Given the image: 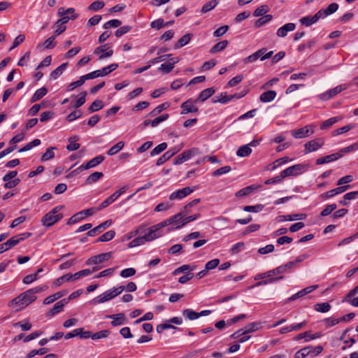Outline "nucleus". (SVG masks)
I'll use <instances>...</instances> for the list:
<instances>
[{
    "label": "nucleus",
    "instance_id": "nucleus-31",
    "mask_svg": "<svg viewBox=\"0 0 358 358\" xmlns=\"http://www.w3.org/2000/svg\"><path fill=\"white\" fill-rule=\"evenodd\" d=\"M68 63H63L50 73V78L52 80L57 79L63 72L66 69Z\"/></svg>",
    "mask_w": 358,
    "mask_h": 358
},
{
    "label": "nucleus",
    "instance_id": "nucleus-9",
    "mask_svg": "<svg viewBox=\"0 0 358 358\" xmlns=\"http://www.w3.org/2000/svg\"><path fill=\"white\" fill-rule=\"evenodd\" d=\"M57 15L61 17V20L65 24L70 20H75L78 17V14L75 13V9L73 8L65 10L64 8L61 7L58 9Z\"/></svg>",
    "mask_w": 358,
    "mask_h": 358
},
{
    "label": "nucleus",
    "instance_id": "nucleus-7",
    "mask_svg": "<svg viewBox=\"0 0 358 358\" xmlns=\"http://www.w3.org/2000/svg\"><path fill=\"white\" fill-rule=\"evenodd\" d=\"M246 94H247L246 91H242L239 94H234L232 95H227L226 92H224V93H221L219 95L214 96V98L213 99V103L220 102L221 103H226L230 101L231 100H232L234 98L241 99V98L245 96Z\"/></svg>",
    "mask_w": 358,
    "mask_h": 358
},
{
    "label": "nucleus",
    "instance_id": "nucleus-48",
    "mask_svg": "<svg viewBox=\"0 0 358 358\" xmlns=\"http://www.w3.org/2000/svg\"><path fill=\"white\" fill-rule=\"evenodd\" d=\"M353 128H355V124H350L345 125L344 127H342L338 129L334 130L331 134L334 136H338V135L342 134L343 133L348 132V131L352 129Z\"/></svg>",
    "mask_w": 358,
    "mask_h": 358
},
{
    "label": "nucleus",
    "instance_id": "nucleus-34",
    "mask_svg": "<svg viewBox=\"0 0 358 358\" xmlns=\"http://www.w3.org/2000/svg\"><path fill=\"white\" fill-rule=\"evenodd\" d=\"M262 322H255L250 324H248L245 327V329L242 332L243 335L248 334L249 333H252L256 331L257 330L262 328Z\"/></svg>",
    "mask_w": 358,
    "mask_h": 358
},
{
    "label": "nucleus",
    "instance_id": "nucleus-51",
    "mask_svg": "<svg viewBox=\"0 0 358 358\" xmlns=\"http://www.w3.org/2000/svg\"><path fill=\"white\" fill-rule=\"evenodd\" d=\"M194 268H195V266H192L189 264H184L178 268H177L176 269H175L173 271L172 274L173 275H176L180 273H185L187 271H193V270H194Z\"/></svg>",
    "mask_w": 358,
    "mask_h": 358
},
{
    "label": "nucleus",
    "instance_id": "nucleus-49",
    "mask_svg": "<svg viewBox=\"0 0 358 358\" xmlns=\"http://www.w3.org/2000/svg\"><path fill=\"white\" fill-rule=\"evenodd\" d=\"M183 316L186 317L189 320H194L199 318L198 313L192 309H185L182 310Z\"/></svg>",
    "mask_w": 358,
    "mask_h": 358
},
{
    "label": "nucleus",
    "instance_id": "nucleus-21",
    "mask_svg": "<svg viewBox=\"0 0 358 358\" xmlns=\"http://www.w3.org/2000/svg\"><path fill=\"white\" fill-rule=\"evenodd\" d=\"M112 224V221L110 220H108L104 222L101 223L99 226L94 227V229L90 230L87 235L88 236H94L96 234L102 232L105 229L108 228Z\"/></svg>",
    "mask_w": 358,
    "mask_h": 358
},
{
    "label": "nucleus",
    "instance_id": "nucleus-64",
    "mask_svg": "<svg viewBox=\"0 0 358 358\" xmlns=\"http://www.w3.org/2000/svg\"><path fill=\"white\" fill-rule=\"evenodd\" d=\"M104 5L105 3L103 1H96L89 6L88 9L92 11H96L102 8Z\"/></svg>",
    "mask_w": 358,
    "mask_h": 358
},
{
    "label": "nucleus",
    "instance_id": "nucleus-41",
    "mask_svg": "<svg viewBox=\"0 0 358 358\" xmlns=\"http://www.w3.org/2000/svg\"><path fill=\"white\" fill-rule=\"evenodd\" d=\"M108 317L113 319V321L111 322V325L113 327L122 324L124 320V315L123 313L112 315Z\"/></svg>",
    "mask_w": 358,
    "mask_h": 358
},
{
    "label": "nucleus",
    "instance_id": "nucleus-14",
    "mask_svg": "<svg viewBox=\"0 0 358 358\" xmlns=\"http://www.w3.org/2000/svg\"><path fill=\"white\" fill-rule=\"evenodd\" d=\"M314 133V127L313 125H307L304 127L292 131V136L295 138H302L310 136Z\"/></svg>",
    "mask_w": 358,
    "mask_h": 358
},
{
    "label": "nucleus",
    "instance_id": "nucleus-29",
    "mask_svg": "<svg viewBox=\"0 0 358 358\" xmlns=\"http://www.w3.org/2000/svg\"><path fill=\"white\" fill-rule=\"evenodd\" d=\"M259 187V186L255 185L248 186V187L243 188V189H240L239 191H238L236 193V196L241 197V196H248L254 190L257 189Z\"/></svg>",
    "mask_w": 358,
    "mask_h": 358
},
{
    "label": "nucleus",
    "instance_id": "nucleus-11",
    "mask_svg": "<svg viewBox=\"0 0 358 358\" xmlns=\"http://www.w3.org/2000/svg\"><path fill=\"white\" fill-rule=\"evenodd\" d=\"M112 256V252L101 253L89 258L85 264L86 265L99 264L108 261Z\"/></svg>",
    "mask_w": 358,
    "mask_h": 358
},
{
    "label": "nucleus",
    "instance_id": "nucleus-37",
    "mask_svg": "<svg viewBox=\"0 0 358 358\" xmlns=\"http://www.w3.org/2000/svg\"><path fill=\"white\" fill-rule=\"evenodd\" d=\"M170 104L168 102L163 103L156 108H155L149 114L148 116L154 117L158 114H159L163 110H166L169 107Z\"/></svg>",
    "mask_w": 358,
    "mask_h": 358
},
{
    "label": "nucleus",
    "instance_id": "nucleus-8",
    "mask_svg": "<svg viewBox=\"0 0 358 358\" xmlns=\"http://www.w3.org/2000/svg\"><path fill=\"white\" fill-rule=\"evenodd\" d=\"M199 150L198 148H192L182 152L181 154L178 155L173 160V164L178 165L183 163L185 161L189 159L192 157L198 155Z\"/></svg>",
    "mask_w": 358,
    "mask_h": 358
},
{
    "label": "nucleus",
    "instance_id": "nucleus-46",
    "mask_svg": "<svg viewBox=\"0 0 358 358\" xmlns=\"http://www.w3.org/2000/svg\"><path fill=\"white\" fill-rule=\"evenodd\" d=\"M201 217V215L199 213L194 214L193 215L189 216H185L184 217V219L182 221V224L180 225H177L176 229H180L182 227L185 226L186 224L193 222L196 220V219L199 218Z\"/></svg>",
    "mask_w": 358,
    "mask_h": 358
},
{
    "label": "nucleus",
    "instance_id": "nucleus-18",
    "mask_svg": "<svg viewBox=\"0 0 358 358\" xmlns=\"http://www.w3.org/2000/svg\"><path fill=\"white\" fill-rule=\"evenodd\" d=\"M180 148H174L169 150L165 153H164L157 161L156 165L161 166L169 159H171L173 156H174L179 150Z\"/></svg>",
    "mask_w": 358,
    "mask_h": 358
},
{
    "label": "nucleus",
    "instance_id": "nucleus-4",
    "mask_svg": "<svg viewBox=\"0 0 358 358\" xmlns=\"http://www.w3.org/2000/svg\"><path fill=\"white\" fill-rule=\"evenodd\" d=\"M308 170V166L302 164H298L289 166L283 170L281 173V178L283 179L291 176H298Z\"/></svg>",
    "mask_w": 358,
    "mask_h": 358
},
{
    "label": "nucleus",
    "instance_id": "nucleus-53",
    "mask_svg": "<svg viewBox=\"0 0 358 358\" xmlns=\"http://www.w3.org/2000/svg\"><path fill=\"white\" fill-rule=\"evenodd\" d=\"M103 107V102L101 100H95L89 107V110L92 113L101 109Z\"/></svg>",
    "mask_w": 358,
    "mask_h": 358
},
{
    "label": "nucleus",
    "instance_id": "nucleus-33",
    "mask_svg": "<svg viewBox=\"0 0 358 358\" xmlns=\"http://www.w3.org/2000/svg\"><path fill=\"white\" fill-rule=\"evenodd\" d=\"M48 93V89L45 87H43L38 90H37L32 97L31 98V102L34 103L37 101L42 99L44 96H45Z\"/></svg>",
    "mask_w": 358,
    "mask_h": 358
},
{
    "label": "nucleus",
    "instance_id": "nucleus-56",
    "mask_svg": "<svg viewBox=\"0 0 358 358\" xmlns=\"http://www.w3.org/2000/svg\"><path fill=\"white\" fill-rule=\"evenodd\" d=\"M272 19L271 15H266L261 18L258 19L255 22V27L257 28L262 27V25L265 24L266 23L268 22Z\"/></svg>",
    "mask_w": 358,
    "mask_h": 358
},
{
    "label": "nucleus",
    "instance_id": "nucleus-55",
    "mask_svg": "<svg viewBox=\"0 0 358 358\" xmlns=\"http://www.w3.org/2000/svg\"><path fill=\"white\" fill-rule=\"evenodd\" d=\"M110 334V331L108 329L102 330L100 331H98L95 334H92V340H98L101 338H107Z\"/></svg>",
    "mask_w": 358,
    "mask_h": 358
},
{
    "label": "nucleus",
    "instance_id": "nucleus-30",
    "mask_svg": "<svg viewBox=\"0 0 358 358\" xmlns=\"http://www.w3.org/2000/svg\"><path fill=\"white\" fill-rule=\"evenodd\" d=\"M343 117L341 116L331 117L325 121H324L320 125V129L325 130L331 127L335 123L341 120Z\"/></svg>",
    "mask_w": 358,
    "mask_h": 358
},
{
    "label": "nucleus",
    "instance_id": "nucleus-43",
    "mask_svg": "<svg viewBox=\"0 0 358 358\" xmlns=\"http://www.w3.org/2000/svg\"><path fill=\"white\" fill-rule=\"evenodd\" d=\"M115 235V231L110 230V231L106 232L105 234H103V235H101L95 241V243L109 241L112 240L114 238Z\"/></svg>",
    "mask_w": 358,
    "mask_h": 358
},
{
    "label": "nucleus",
    "instance_id": "nucleus-47",
    "mask_svg": "<svg viewBox=\"0 0 358 358\" xmlns=\"http://www.w3.org/2000/svg\"><path fill=\"white\" fill-rule=\"evenodd\" d=\"M218 4V0H212L207 3H206L202 8L201 13H206L211 10H213L217 5Z\"/></svg>",
    "mask_w": 358,
    "mask_h": 358
},
{
    "label": "nucleus",
    "instance_id": "nucleus-10",
    "mask_svg": "<svg viewBox=\"0 0 358 358\" xmlns=\"http://www.w3.org/2000/svg\"><path fill=\"white\" fill-rule=\"evenodd\" d=\"M128 186H124L118 191H116L113 194H111L108 198L104 200L98 208H96L97 210H101L107 206H108L110 203L114 202L121 194H124L127 189H128Z\"/></svg>",
    "mask_w": 358,
    "mask_h": 358
},
{
    "label": "nucleus",
    "instance_id": "nucleus-45",
    "mask_svg": "<svg viewBox=\"0 0 358 358\" xmlns=\"http://www.w3.org/2000/svg\"><path fill=\"white\" fill-rule=\"evenodd\" d=\"M103 176V174L102 172H94L92 174H90L88 178H87L86 182L87 184H92L96 181H98L99 179H101Z\"/></svg>",
    "mask_w": 358,
    "mask_h": 358
},
{
    "label": "nucleus",
    "instance_id": "nucleus-5",
    "mask_svg": "<svg viewBox=\"0 0 358 358\" xmlns=\"http://www.w3.org/2000/svg\"><path fill=\"white\" fill-rule=\"evenodd\" d=\"M98 211L96 208H90L86 210H81L78 213H76L72 217H71L67 221L68 225H71L76 224L84 219L85 217L92 215L95 212Z\"/></svg>",
    "mask_w": 358,
    "mask_h": 358
},
{
    "label": "nucleus",
    "instance_id": "nucleus-26",
    "mask_svg": "<svg viewBox=\"0 0 358 358\" xmlns=\"http://www.w3.org/2000/svg\"><path fill=\"white\" fill-rule=\"evenodd\" d=\"M215 90L213 87H209L207 89L203 90L201 92L197 99L195 100L199 102L201 101L203 102L206 100H207L208 98H210L214 93Z\"/></svg>",
    "mask_w": 358,
    "mask_h": 358
},
{
    "label": "nucleus",
    "instance_id": "nucleus-39",
    "mask_svg": "<svg viewBox=\"0 0 358 358\" xmlns=\"http://www.w3.org/2000/svg\"><path fill=\"white\" fill-rule=\"evenodd\" d=\"M280 217L281 218V220L293 221V220H304L306 217V215L303 214V213L287 215H282Z\"/></svg>",
    "mask_w": 358,
    "mask_h": 358
},
{
    "label": "nucleus",
    "instance_id": "nucleus-16",
    "mask_svg": "<svg viewBox=\"0 0 358 358\" xmlns=\"http://www.w3.org/2000/svg\"><path fill=\"white\" fill-rule=\"evenodd\" d=\"M183 219H184V217H182V214H180V213H178L174 215L173 216L171 217L170 218L164 220V222L156 224V227L163 228V227H164L169 224H175L180 225L182 224V221Z\"/></svg>",
    "mask_w": 358,
    "mask_h": 358
},
{
    "label": "nucleus",
    "instance_id": "nucleus-32",
    "mask_svg": "<svg viewBox=\"0 0 358 358\" xmlns=\"http://www.w3.org/2000/svg\"><path fill=\"white\" fill-rule=\"evenodd\" d=\"M338 8V5L336 3H332L329 5L326 9H321L318 12H321V17L323 18L330 14L336 12Z\"/></svg>",
    "mask_w": 358,
    "mask_h": 358
},
{
    "label": "nucleus",
    "instance_id": "nucleus-52",
    "mask_svg": "<svg viewBox=\"0 0 358 358\" xmlns=\"http://www.w3.org/2000/svg\"><path fill=\"white\" fill-rule=\"evenodd\" d=\"M54 150H56L55 147H50L46 150V152L42 155L41 160L42 161H48L54 158L55 153Z\"/></svg>",
    "mask_w": 358,
    "mask_h": 358
},
{
    "label": "nucleus",
    "instance_id": "nucleus-42",
    "mask_svg": "<svg viewBox=\"0 0 358 358\" xmlns=\"http://www.w3.org/2000/svg\"><path fill=\"white\" fill-rule=\"evenodd\" d=\"M228 45V41L227 40L222 41L217 44H215L210 50V52L211 54H215L217 52L222 51L226 48Z\"/></svg>",
    "mask_w": 358,
    "mask_h": 358
},
{
    "label": "nucleus",
    "instance_id": "nucleus-62",
    "mask_svg": "<svg viewBox=\"0 0 358 358\" xmlns=\"http://www.w3.org/2000/svg\"><path fill=\"white\" fill-rule=\"evenodd\" d=\"M310 349L308 347H305L299 351H297L294 355V358H304L308 355H310Z\"/></svg>",
    "mask_w": 358,
    "mask_h": 358
},
{
    "label": "nucleus",
    "instance_id": "nucleus-23",
    "mask_svg": "<svg viewBox=\"0 0 358 358\" xmlns=\"http://www.w3.org/2000/svg\"><path fill=\"white\" fill-rule=\"evenodd\" d=\"M342 157V154L341 153H334L329 155L324 156L323 157L318 158L316 160V164L320 165L325 163L331 162L337 160L338 159Z\"/></svg>",
    "mask_w": 358,
    "mask_h": 358
},
{
    "label": "nucleus",
    "instance_id": "nucleus-20",
    "mask_svg": "<svg viewBox=\"0 0 358 358\" xmlns=\"http://www.w3.org/2000/svg\"><path fill=\"white\" fill-rule=\"evenodd\" d=\"M104 159L105 157L103 155H98L87 162L86 164H82L80 166H79V169H89L94 168L100 164L104 160Z\"/></svg>",
    "mask_w": 358,
    "mask_h": 358
},
{
    "label": "nucleus",
    "instance_id": "nucleus-63",
    "mask_svg": "<svg viewBox=\"0 0 358 358\" xmlns=\"http://www.w3.org/2000/svg\"><path fill=\"white\" fill-rule=\"evenodd\" d=\"M122 24L121 21L119 20H109L107 22H106L104 24H103V28L104 29H109V28H116V27H118L119 26H120Z\"/></svg>",
    "mask_w": 358,
    "mask_h": 358
},
{
    "label": "nucleus",
    "instance_id": "nucleus-1",
    "mask_svg": "<svg viewBox=\"0 0 358 358\" xmlns=\"http://www.w3.org/2000/svg\"><path fill=\"white\" fill-rule=\"evenodd\" d=\"M48 289V286L43 285L30 289L20 294L11 301L12 303L28 306L36 299V294L42 292Z\"/></svg>",
    "mask_w": 358,
    "mask_h": 358
},
{
    "label": "nucleus",
    "instance_id": "nucleus-13",
    "mask_svg": "<svg viewBox=\"0 0 358 358\" xmlns=\"http://www.w3.org/2000/svg\"><path fill=\"white\" fill-rule=\"evenodd\" d=\"M198 102L195 99H189L188 100L183 102L180 107L182 109L181 114H187L189 113H197L199 108L195 106Z\"/></svg>",
    "mask_w": 358,
    "mask_h": 358
},
{
    "label": "nucleus",
    "instance_id": "nucleus-28",
    "mask_svg": "<svg viewBox=\"0 0 358 358\" xmlns=\"http://www.w3.org/2000/svg\"><path fill=\"white\" fill-rule=\"evenodd\" d=\"M276 96V92L274 90H268L262 93L259 99L262 102L267 103L273 101Z\"/></svg>",
    "mask_w": 358,
    "mask_h": 358
},
{
    "label": "nucleus",
    "instance_id": "nucleus-35",
    "mask_svg": "<svg viewBox=\"0 0 358 358\" xmlns=\"http://www.w3.org/2000/svg\"><path fill=\"white\" fill-rule=\"evenodd\" d=\"M192 37V34H185L183 36H182L178 41V42L175 45L174 48L176 49H178V48H180L185 46V45H187L190 41Z\"/></svg>",
    "mask_w": 358,
    "mask_h": 358
},
{
    "label": "nucleus",
    "instance_id": "nucleus-12",
    "mask_svg": "<svg viewBox=\"0 0 358 358\" xmlns=\"http://www.w3.org/2000/svg\"><path fill=\"white\" fill-rule=\"evenodd\" d=\"M324 141L323 138H316L305 143V152L309 153L311 152L319 150L324 145Z\"/></svg>",
    "mask_w": 358,
    "mask_h": 358
},
{
    "label": "nucleus",
    "instance_id": "nucleus-57",
    "mask_svg": "<svg viewBox=\"0 0 358 358\" xmlns=\"http://www.w3.org/2000/svg\"><path fill=\"white\" fill-rule=\"evenodd\" d=\"M55 36H50L48 39H46L43 43V46L46 49H52L55 47L56 43L55 42Z\"/></svg>",
    "mask_w": 358,
    "mask_h": 358
},
{
    "label": "nucleus",
    "instance_id": "nucleus-6",
    "mask_svg": "<svg viewBox=\"0 0 358 358\" xmlns=\"http://www.w3.org/2000/svg\"><path fill=\"white\" fill-rule=\"evenodd\" d=\"M348 88L347 85H338L324 93L320 94L318 97L321 101H327L336 96L338 94Z\"/></svg>",
    "mask_w": 358,
    "mask_h": 358
},
{
    "label": "nucleus",
    "instance_id": "nucleus-54",
    "mask_svg": "<svg viewBox=\"0 0 358 358\" xmlns=\"http://www.w3.org/2000/svg\"><path fill=\"white\" fill-rule=\"evenodd\" d=\"M41 144V141L39 139H34L31 142L27 143L23 148L19 150L20 152H26L31 150L33 147L39 145Z\"/></svg>",
    "mask_w": 358,
    "mask_h": 358
},
{
    "label": "nucleus",
    "instance_id": "nucleus-3",
    "mask_svg": "<svg viewBox=\"0 0 358 358\" xmlns=\"http://www.w3.org/2000/svg\"><path fill=\"white\" fill-rule=\"evenodd\" d=\"M124 290V286L120 285L117 287H113L111 289L107 290L103 294L98 296L94 299V303H102L108 301L116 296L120 294Z\"/></svg>",
    "mask_w": 358,
    "mask_h": 358
},
{
    "label": "nucleus",
    "instance_id": "nucleus-22",
    "mask_svg": "<svg viewBox=\"0 0 358 358\" xmlns=\"http://www.w3.org/2000/svg\"><path fill=\"white\" fill-rule=\"evenodd\" d=\"M68 303L69 299H62L54 305L53 308L49 310L47 315L48 316H54L55 315L60 313L63 310L64 306Z\"/></svg>",
    "mask_w": 358,
    "mask_h": 358
},
{
    "label": "nucleus",
    "instance_id": "nucleus-50",
    "mask_svg": "<svg viewBox=\"0 0 358 358\" xmlns=\"http://www.w3.org/2000/svg\"><path fill=\"white\" fill-rule=\"evenodd\" d=\"M330 308L331 306L327 302L316 303L315 305V310L320 313H327L330 310Z\"/></svg>",
    "mask_w": 358,
    "mask_h": 358
},
{
    "label": "nucleus",
    "instance_id": "nucleus-17",
    "mask_svg": "<svg viewBox=\"0 0 358 358\" xmlns=\"http://www.w3.org/2000/svg\"><path fill=\"white\" fill-rule=\"evenodd\" d=\"M193 191L194 188H192L190 187H184L171 194L169 196V199H182L184 197L187 196V195L190 194L192 192H193Z\"/></svg>",
    "mask_w": 358,
    "mask_h": 358
},
{
    "label": "nucleus",
    "instance_id": "nucleus-59",
    "mask_svg": "<svg viewBox=\"0 0 358 358\" xmlns=\"http://www.w3.org/2000/svg\"><path fill=\"white\" fill-rule=\"evenodd\" d=\"M169 115L167 113H164L152 120L151 126L152 127H157L159 123L166 120L169 118Z\"/></svg>",
    "mask_w": 358,
    "mask_h": 358
},
{
    "label": "nucleus",
    "instance_id": "nucleus-27",
    "mask_svg": "<svg viewBox=\"0 0 358 358\" xmlns=\"http://www.w3.org/2000/svg\"><path fill=\"white\" fill-rule=\"evenodd\" d=\"M161 228L156 227V225L152 227L150 229L148 233L145 234L143 236L145 241L148 242L151 241L152 240H155V238L160 236L159 234H157V232Z\"/></svg>",
    "mask_w": 358,
    "mask_h": 358
},
{
    "label": "nucleus",
    "instance_id": "nucleus-15",
    "mask_svg": "<svg viewBox=\"0 0 358 358\" xmlns=\"http://www.w3.org/2000/svg\"><path fill=\"white\" fill-rule=\"evenodd\" d=\"M102 52L101 55L99 57V60H103L105 58L109 57L113 55V50L110 48L109 43H106L96 48L94 53L98 55Z\"/></svg>",
    "mask_w": 358,
    "mask_h": 358
},
{
    "label": "nucleus",
    "instance_id": "nucleus-24",
    "mask_svg": "<svg viewBox=\"0 0 358 358\" xmlns=\"http://www.w3.org/2000/svg\"><path fill=\"white\" fill-rule=\"evenodd\" d=\"M321 12H317L313 16H306L300 19V22L307 27L317 22L321 17Z\"/></svg>",
    "mask_w": 358,
    "mask_h": 358
},
{
    "label": "nucleus",
    "instance_id": "nucleus-58",
    "mask_svg": "<svg viewBox=\"0 0 358 358\" xmlns=\"http://www.w3.org/2000/svg\"><path fill=\"white\" fill-rule=\"evenodd\" d=\"M166 148H167V144L166 143H162L158 145L157 146H156L150 152V155L155 156V155H159L161 152H162L164 150H165L166 149Z\"/></svg>",
    "mask_w": 358,
    "mask_h": 358
},
{
    "label": "nucleus",
    "instance_id": "nucleus-38",
    "mask_svg": "<svg viewBox=\"0 0 358 358\" xmlns=\"http://www.w3.org/2000/svg\"><path fill=\"white\" fill-rule=\"evenodd\" d=\"M64 294H65L64 292H59L52 295H50V296L46 297L43 300V304H45V305L50 304V303H53L54 301H55L56 300H57L58 299L63 296Z\"/></svg>",
    "mask_w": 358,
    "mask_h": 358
},
{
    "label": "nucleus",
    "instance_id": "nucleus-19",
    "mask_svg": "<svg viewBox=\"0 0 358 358\" xmlns=\"http://www.w3.org/2000/svg\"><path fill=\"white\" fill-rule=\"evenodd\" d=\"M349 188L350 185L341 186L330 191H328L325 193H323L320 196L323 199H327L329 198H331L337 194H341L345 192Z\"/></svg>",
    "mask_w": 358,
    "mask_h": 358
},
{
    "label": "nucleus",
    "instance_id": "nucleus-2",
    "mask_svg": "<svg viewBox=\"0 0 358 358\" xmlns=\"http://www.w3.org/2000/svg\"><path fill=\"white\" fill-rule=\"evenodd\" d=\"M63 208V206H58L46 213L41 220L42 224L45 227H50L60 220L63 217V215L57 214V213Z\"/></svg>",
    "mask_w": 358,
    "mask_h": 358
},
{
    "label": "nucleus",
    "instance_id": "nucleus-40",
    "mask_svg": "<svg viewBox=\"0 0 358 358\" xmlns=\"http://www.w3.org/2000/svg\"><path fill=\"white\" fill-rule=\"evenodd\" d=\"M252 152V149L249 147V145H244L241 146L236 151V155L238 157H244L250 155Z\"/></svg>",
    "mask_w": 358,
    "mask_h": 358
},
{
    "label": "nucleus",
    "instance_id": "nucleus-25",
    "mask_svg": "<svg viewBox=\"0 0 358 358\" xmlns=\"http://www.w3.org/2000/svg\"><path fill=\"white\" fill-rule=\"evenodd\" d=\"M296 28V24L294 23H287L280 27L277 30V36L279 37H285L287 36L288 31H294Z\"/></svg>",
    "mask_w": 358,
    "mask_h": 358
},
{
    "label": "nucleus",
    "instance_id": "nucleus-36",
    "mask_svg": "<svg viewBox=\"0 0 358 358\" xmlns=\"http://www.w3.org/2000/svg\"><path fill=\"white\" fill-rule=\"evenodd\" d=\"M17 241L14 239L13 237L8 239L6 243L0 245V254L8 250L9 248L16 245Z\"/></svg>",
    "mask_w": 358,
    "mask_h": 358
},
{
    "label": "nucleus",
    "instance_id": "nucleus-61",
    "mask_svg": "<svg viewBox=\"0 0 358 358\" xmlns=\"http://www.w3.org/2000/svg\"><path fill=\"white\" fill-rule=\"evenodd\" d=\"M145 243V241L143 236H140V237L136 238L134 240H132L128 244V247L129 248H134L136 246L143 245Z\"/></svg>",
    "mask_w": 358,
    "mask_h": 358
},
{
    "label": "nucleus",
    "instance_id": "nucleus-44",
    "mask_svg": "<svg viewBox=\"0 0 358 358\" xmlns=\"http://www.w3.org/2000/svg\"><path fill=\"white\" fill-rule=\"evenodd\" d=\"M124 143L123 141H119L108 150L107 154L110 156L114 155L120 151L124 148Z\"/></svg>",
    "mask_w": 358,
    "mask_h": 358
},
{
    "label": "nucleus",
    "instance_id": "nucleus-60",
    "mask_svg": "<svg viewBox=\"0 0 358 358\" xmlns=\"http://www.w3.org/2000/svg\"><path fill=\"white\" fill-rule=\"evenodd\" d=\"M136 273V271L135 268H125V269H123L122 271H121L120 275L121 277L122 278H129V277H131L133 275H134Z\"/></svg>",
    "mask_w": 358,
    "mask_h": 358
}]
</instances>
